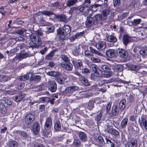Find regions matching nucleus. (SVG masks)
Listing matches in <instances>:
<instances>
[{"mask_svg": "<svg viewBox=\"0 0 147 147\" xmlns=\"http://www.w3.org/2000/svg\"><path fill=\"white\" fill-rule=\"evenodd\" d=\"M131 38L127 35H123V44L126 45L128 43L131 41Z\"/></svg>", "mask_w": 147, "mask_h": 147, "instance_id": "nucleus-17", "label": "nucleus"}, {"mask_svg": "<svg viewBox=\"0 0 147 147\" xmlns=\"http://www.w3.org/2000/svg\"><path fill=\"white\" fill-rule=\"evenodd\" d=\"M79 88L77 86H69L64 91L66 93L72 94L74 91L77 90Z\"/></svg>", "mask_w": 147, "mask_h": 147, "instance_id": "nucleus-12", "label": "nucleus"}, {"mask_svg": "<svg viewBox=\"0 0 147 147\" xmlns=\"http://www.w3.org/2000/svg\"><path fill=\"white\" fill-rule=\"evenodd\" d=\"M17 32L19 35H20L21 36H22L23 34L24 31L22 30H18L17 31Z\"/></svg>", "mask_w": 147, "mask_h": 147, "instance_id": "nucleus-64", "label": "nucleus"}, {"mask_svg": "<svg viewBox=\"0 0 147 147\" xmlns=\"http://www.w3.org/2000/svg\"><path fill=\"white\" fill-rule=\"evenodd\" d=\"M90 70L94 72L98 69L97 66L94 64L91 65L90 66Z\"/></svg>", "mask_w": 147, "mask_h": 147, "instance_id": "nucleus-41", "label": "nucleus"}, {"mask_svg": "<svg viewBox=\"0 0 147 147\" xmlns=\"http://www.w3.org/2000/svg\"><path fill=\"white\" fill-rule=\"evenodd\" d=\"M71 31L70 26L67 25H64L61 30H57V33L59 35V38L61 40L65 38V36L69 34Z\"/></svg>", "mask_w": 147, "mask_h": 147, "instance_id": "nucleus-3", "label": "nucleus"}, {"mask_svg": "<svg viewBox=\"0 0 147 147\" xmlns=\"http://www.w3.org/2000/svg\"><path fill=\"white\" fill-rule=\"evenodd\" d=\"M34 116L32 114H28L25 118V122L27 125H29L34 119Z\"/></svg>", "mask_w": 147, "mask_h": 147, "instance_id": "nucleus-7", "label": "nucleus"}, {"mask_svg": "<svg viewBox=\"0 0 147 147\" xmlns=\"http://www.w3.org/2000/svg\"><path fill=\"white\" fill-rule=\"evenodd\" d=\"M61 125L59 121H56L54 124V128L57 131L61 129Z\"/></svg>", "mask_w": 147, "mask_h": 147, "instance_id": "nucleus-29", "label": "nucleus"}, {"mask_svg": "<svg viewBox=\"0 0 147 147\" xmlns=\"http://www.w3.org/2000/svg\"><path fill=\"white\" fill-rule=\"evenodd\" d=\"M33 131L35 134H37L40 130V125L37 123H34L33 125Z\"/></svg>", "mask_w": 147, "mask_h": 147, "instance_id": "nucleus-16", "label": "nucleus"}, {"mask_svg": "<svg viewBox=\"0 0 147 147\" xmlns=\"http://www.w3.org/2000/svg\"><path fill=\"white\" fill-rule=\"evenodd\" d=\"M25 96V94L22 93L14 96L13 97V100L17 102H19L22 100Z\"/></svg>", "mask_w": 147, "mask_h": 147, "instance_id": "nucleus-9", "label": "nucleus"}, {"mask_svg": "<svg viewBox=\"0 0 147 147\" xmlns=\"http://www.w3.org/2000/svg\"><path fill=\"white\" fill-rule=\"evenodd\" d=\"M78 8L76 7H71L70 10L69 11V12L71 14L74 11L77 10L78 9Z\"/></svg>", "mask_w": 147, "mask_h": 147, "instance_id": "nucleus-60", "label": "nucleus"}, {"mask_svg": "<svg viewBox=\"0 0 147 147\" xmlns=\"http://www.w3.org/2000/svg\"><path fill=\"white\" fill-rule=\"evenodd\" d=\"M106 55L109 58H113L116 55L117 53L115 51L114 49H109L106 52Z\"/></svg>", "mask_w": 147, "mask_h": 147, "instance_id": "nucleus-10", "label": "nucleus"}, {"mask_svg": "<svg viewBox=\"0 0 147 147\" xmlns=\"http://www.w3.org/2000/svg\"><path fill=\"white\" fill-rule=\"evenodd\" d=\"M54 55V52L52 51L46 56V58L47 60H49Z\"/></svg>", "mask_w": 147, "mask_h": 147, "instance_id": "nucleus-48", "label": "nucleus"}, {"mask_svg": "<svg viewBox=\"0 0 147 147\" xmlns=\"http://www.w3.org/2000/svg\"><path fill=\"white\" fill-rule=\"evenodd\" d=\"M79 137L80 139L82 141L86 142V140L87 138L86 134L83 132H80L79 133Z\"/></svg>", "mask_w": 147, "mask_h": 147, "instance_id": "nucleus-25", "label": "nucleus"}, {"mask_svg": "<svg viewBox=\"0 0 147 147\" xmlns=\"http://www.w3.org/2000/svg\"><path fill=\"white\" fill-rule=\"evenodd\" d=\"M128 121V119L127 118H124L123 119L120 124V126L122 128L126 127Z\"/></svg>", "mask_w": 147, "mask_h": 147, "instance_id": "nucleus-27", "label": "nucleus"}, {"mask_svg": "<svg viewBox=\"0 0 147 147\" xmlns=\"http://www.w3.org/2000/svg\"><path fill=\"white\" fill-rule=\"evenodd\" d=\"M73 52L75 55H77L79 52V47L78 45H75L73 47Z\"/></svg>", "mask_w": 147, "mask_h": 147, "instance_id": "nucleus-30", "label": "nucleus"}, {"mask_svg": "<svg viewBox=\"0 0 147 147\" xmlns=\"http://www.w3.org/2000/svg\"><path fill=\"white\" fill-rule=\"evenodd\" d=\"M19 134L22 136L24 139H27V140H30V138L28 136L27 133L24 131H20Z\"/></svg>", "mask_w": 147, "mask_h": 147, "instance_id": "nucleus-28", "label": "nucleus"}, {"mask_svg": "<svg viewBox=\"0 0 147 147\" xmlns=\"http://www.w3.org/2000/svg\"><path fill=\"white\" fill-rule=\"evenodd\" d=\"M41 13L45 15L50 16V15L53 14V12L51 11H43L41 12Z\"/></svg>", "mask_w": 147, "mask_h": 147, "instance_id": "nucleus-43", "label": "nucleus"}, {"mask_svg": "<svg viewBox=\"0 0 147 147\" xmlns=\"http://www.w3.org/2000/svg\"><path fill=\"white\" fill-rule=\"evenodd\" d=\"M52 124V120L51 118L48 117L46 119L44 128L42 131V134L45 137H51L52 136L51 126Z\"/></svg>", "mask_w": 147, "mask_h": 147, "instance_id": "nucleus-1", "label": "nucleus"}, {"mask_svg": "<svg viewBox=\"0 0 147 147\" xmlns=\"http://www.w3.org/2000/svg\"><path fill=\"white\" fill-rule=\"evenodd\" d=\"M78 0H67L66 5L68 7H70L76 4Z\"/></svg>", "mask_w": 147, "mask_h": 147, "instance_id": "nucleus-23", "label": "nucleus"}, {"mask_svg": "<svg viewBox=\"0 0 147 147\" xmlns=\"http://www.w3.org/2000/svg\"><path fill=\"white\" fill-rule=\"evenodd\" d=\"M94 73V75L97 77H101L102 74V71L98 69L95 71Z\"/></svg>", "mask_w": 147, "mask_h": 147, "instance_id": "nucleus-37", "label": "nucleus"}, {"mask_svg": "<svg viewBox=\"0 0 147 147\" xmlns=\"http://www.w3.org/2000/svg\"><path fill=\"white\" fill-rule=\"evenodd\" d=\"M24 38L21 36H19L15 38V40L17 41H23L24 40Z\"/></svg>", "mask_w": 147, "mask_h": 147, "instance_id": "nucleus-55", "label": "nucleus"}, {"mask_svg": "<svg viewBox=\"0 0 147 147\" xmlns=\"http://www.w3.org/2000/svg\"><path fill=\"white\" fill-rule=\"evenodd\" d=\"M118 53L120 57L121 58H125L127 56V51L123 49L119 50Z\"/></svg>", "mask_w": 147, "mask_h": 147, "instance_id": "nucleus-18", "label": "nucleus"}, {"mask_svg": "<svg viewBox=\"0 0 147 147\" xmlns=\"http://www.w3.org/2000/svg\"><path fill=\"white\" fill-rule=\"evenodd\" d=\"M110 13V11L109 9H107L103 10L102 12V14L104 17L107 16Z\"/></svg>", "mask_w": 147, "mask_h": 147, "instance_id": "nucleus-42", "label": "nucleus"}, {"mask_svg": "<svg viewBox=\"0 0 147 147\" xmlns=\"http://www.w3.org/2000/svg\"><path fill=\"white\" fill-rule=\"evenodd\" d=\"M84 53L87 56L91 57L93 56V54L91 53L90 52L88 51H85L84 52Z\"/></svg>", "mask_w": 147, "mask_h": 147, "instance_id": "nucleus-59", "label": "nucleus"}, {"mask_svg": "<svg viewBox=\"0 0 147 147\" xmlns=\"http://www.w3.org/2000/svg\"><path fill=\"white\" fill-rule=\"evenodd\" d=\"M90 59L94 63H99L101 61L100 59L95 57H91Z\"/></svg>", "mask_w": 147, "mask_h": 147, "instance_id": "nucleus-51", "label": "nucleus"}, {"mask_svg": "<svg viewBox=\"0 0 147 147\" xmlns=\"http://www.w3.org/2000/svg\"><path fill=\"white\" fill-rule=\"evenodd\" d=\"M137 142L135 140H131L128 144V147H136Z\"/></svg>", "mask_w": 147, "mask_h": 147, "instance_id": "nucleus-32", "label": "nucleus"}, {"mask_svg": "<svg viewBox=\"0 0 147 147\" xmlns=\"http://www.w3.org/2000/svg\"><path fill=\"white\" fill-rule=\"evenodd\" d=\"M101 68L104 72L108 73L110 71V69L106 65H102L101 66Z\"/></svg>", "mask_w": 147, "mask_h": 147, "instance_id": "nucleus-40", "label": "nucleus"}, {"mask_svg": "<svg viewBox=\"0 0 147 147\" xmlns=\"http://www.w3.org/2000/svg\"><path fill=\"white\" fill-rule=\"evenodd\" d=\"M61 58L65 62L69 61V59L67 56L66 55H62Z\"/></svg>", "mask_w": 147, "mask_h": 147, "instance_id": "nucleus-49", "label": "nucleus"}, {"mask_svg": "<svg viewBox=\"0 0 147 147\" xmlns=\"http://www.w3.org/2000/svg\"><path fill=\"white\" fill-rule=\"evenodd\" d=\"M102 18V16L100 14L95 15L93 18H88L86 23V27H88L91 26L94 22L97 23L99 21H100Z\"/></svg>", "mask_w": 147, "mask_h": 147, "instance_id": "nucleus-4", "label": "nucleus"}, {"mask_svg": "<svg viewBox=\"0 0 147 147\" xmlns=\"http://www.w3.org/2000/svg\"><path fill=\"white\" fill-rule=\"evenodd\" d=\"M84 33V32H83L77 33L75 35L72 36L71 37H70V41H72L74 40L75 39L78 38L80 36L83 35Z\"/></svg>", "mask_w": 147, "mask_h": 147, "instance_id": "nucleus-26", "label": "nucleus"}, {"mask_svg": "<svg viewBox=\"0 0 147 147\" xmlns=\"http://www.w3.org/2000/svg\"><path fill=\"white\" fill-rule=\"evenodd\" d=\"M54 27L53 26H51L47 27L46 29L45 32H46L47 33L49 34L50 33L53 32L54 31Z\"/></svg>", "mask_w": 147, "mask_h": 147, "instance_id": "nucleus-36", "label": "nucleus"}, {"mask_svg": "<svg viewBox=\"0 0 147 147\" xmlns=\"http://www.w3.org/2000/svg\"><path fill=\"white\" fill-rule=\"evenodd\" d=\"M81 72L82 74H86L89 73L90 72V71L87 68H84L82 69Z\"/></svg>", "mask_w": 147, "mask_h": 147, "instance_id": "nucleus-56", "label": "nucleus"}, {"mask_svg": "<svg viewBox=\"0 0 147 147\" xmlns=\"http://www.w3.org/2000/svg\"><path fill=\"white\" fill-rule=\"evenodd\" d=\"M28 57H29V55L28 53L26 52L21 53L17 54L14 59L16 58L18 60H20L26 58Z\"/></svg>", "mask_w": 147, "mask_h": 147, "instance_id": "nucleus-11", "label": "nucleus"}, {"mask_svg": "<svg viewBox=\"0 0 147 147\" xmlns=\"http://www.w3.org/2000/svg\"><path fill=\"white\" fill-rule=\"evenodd\" d=\"M102 116V112L100 111L98 115L96 118V120L98 122L100 120Z\"/></svg>", "mask_w": 147, "mask_h": 147, "instance_id": "nucleus-53", "label": "nucleus"}, {"mask_svg": "<svg viewBox=\"0 0 147 147\" xmlns=\"http://www.w3.org/2000/svg\"><path fill=\"white\" fill-rule=\"evenodd\" d=\"M141 22L140 19H134L132 22V25L134 26H136L139 24Z\"/></svg>", "mask_w": 147, "mask_h": 147, "instance_id": "nucleus-34", "label": "nucleus"}, {"mask_svg": "<svg viewBox=\"0 0 147 147\" xmlns=\"http://www.w3.org/2000/svg\"><path fill=\"white\" fill-rule=\"evenodd\" d=\"M119 111L118 107L117 106L114 105L112 108L111 113L113 115H117L119 113Z\"/></svg>", "mask_w": 147, "mask_h": 147, "instance_id": "nucleus-19", "label": "nucleus"}, {"mask_svg": "<svg viewBox=\"0 0 147 147\" xmlns=\"http://www.w3.org/2000/svg\"><path fill=\"white\" fill-rule=\"evenodd\" d=\"M140 53L142 55H147V47L144 49L141 50L140 51Z\"/></svg>", "mask_w": 147, "mask_h": 147, "instance_id": "nucleus-46", "label": "nucleus"}, {"mask_svg": "<svg viewBox=\"0 0 147 147\" xmlns=\"http://www.w3.org/2000/svg\"><path fill=\"white\" fill-rule=\"evenodd\" d=\"M10 144L11 147L14 146H17L18 144V143L16 141H13L10 142Z\"/></svg>", "mask_w": 147, "mask_h": 147, "instance_id": "nucleus-58", "label": "nucleus"}, {"mask_svg": "<svg viewBox=\"0 0 147 147\" xmlns=\"http://www.w3.org/2000/svg\"><path fill=\"white\" fill-rule=\"evenodd\" d=\"M29 78V77L26 75L20 76L18 78V80L21 81H25Z\"/></svg>", "mask_w": 147, "mask_h": 147, "instance_id": "nucleus-45", "label": "nucleus"}, {"mask_svg": "<svg viewBox=\"0 0 147 147\" xmlns=\"http://www.w3.org/2000/svg\"><path fill=\"white\" fill-rule=\"evenodd\" d=\"M49 89L52 92H54L57 90V85L54 81L49 80L48 81Z\"/></svg>", "mask_w": 147, "mask_h": 147, "instance_id": "nucleus-6", "label": "nucleus"}, {"mask_svg": "<svg viewBox=\"0 0 147 147\" xmlns=\"http://www.w3.org/2000/svg\"><path fill=\"white\" fill-rule=\"evenodd\" d=\"M122 66L119 65H117L115 66L114 70L117 72H121L122 69Z\"/></svg>", "mask_w": 147, "mask_h": 147, "instance_id": "nucleus-44", "label": "nucleus"}, {"mask_svg": "<svg viewBox=\"0 0 147 147\" xmlns=\"http://www.w3.org/2000/svg\"><path fill=\"white\" fill-rule=\"evenodd\" d=\"M126 102V100L125 99H123L120 101L119 105L120 110H123L125 108Z\"/></svg>", "mask_w": 147, "mask_h": 147, "instance_id": "nucleus-24", "label": "nucleus"}, {"mask_svg": "<svg viewBox=\"0 0 147 147\" xmlns=\"http://www.w3.org/2000/svg\"><path fill=\"white\" fill-rule=\"evenodd\" d=\"M0 111L3 114L6 112V109L5 107V105L2 102H0Z\"/></svg>", "mask_w": 147, "mask_h": 147, "instance_id": "nucleus-35", "label": "nucleus"}, {"mask_svg": "<svg viewBox=\"0 0 147 147\" xmlns=\"http://www.w3.org/2000/svg\"><path fill=\"white\" fill-rule=\"evenodd\" d=\"M19 49V48L18 47H16V48L13 49L11 50L10 51H6V53L8 54L9 53V55L10 56H11L12 55V53H15L16 52L18 51Z\"/></svg>", "mask_w": 147, "mask_h": 147, "instance_id": "nucleus-38", "label": "nucleus"}, {"mask_svg": "<svg viewBox=\"0 0 147 147\" xmlns=\"http://www.w3.org/2000/svg\"><path fill=\"white\" fill-rule=\"evenodd\" d=\"M139 123L141 127H144L146 129H147V121L144 118H141V120H139Z\"/></svg>", "mask_w": 147, "mask_h": 147, "instance_id": "nucleus-15", "label": "nucleus"}, {"mask_svg": "<svg viewBox=\"0 0 147 147\" xmlns=\"http://www.w3.org/2000/svg\"><path fill=\"white\" fill-rule=\"evenodd\" d=\"M79 79L82 83L84 85L88 86L90 84L88 80L82 76H81V77H80Z\"/></svg>", "mask_w": 147, "mask_h": 147, "instance_id": "nucleus-21", "label": "nucleus"}, {"mask_svg": "<svg viewBox=\"0 0 147 147\" xmlns=\"http://www.w3.org/2000/svg\"><path fill=\"white\" fill-rule=\"evenodd\" d=\"M61 67L63 69L67 70H71L73 67L72 65L69 61L61 63Z\"/></svg>", "mask_w": 147, "mask_h": 147, "instance_id": "nucleus-8", "label": "nucleus"}, {"mask_svg": "<svg viewBox=\"0 0 147 147\" xmlns=\"http://www.w3.org/2000/svg\"><path fill=\"white\" fill-rule=\"evenodd\" d=\"M57 18L58 20L61 21L65 22V21L66 19L65 16H64L59 15L57 16Z\"/></svg>", "mask_w": 147, "mask_h": 147, "instance_id": "nucleus-52", "label": "nucleus"}, {"mask_svg": "<svg viewBox=\"0 0 147 147\" xmlns=\"http://www.w3.org/2000/svg\"><path fill=\"white\" fill-rule=\"evenodd\" d=\"M34 147H45L41 143H36L34 145Z\"/></svg>", "mask_w": 147, "mask_h": 147, "instance_id": "nucleus-61", "label": "nucleus"}, {"mask_svg": "<svg viewBox=\"0 0 147 147\" xmlns=\"http://www.w3.org/2000/svg\"><path fill=\"white\" fill-rule=\"evenodd\" d=\"M46 73L47 75L55 77L61 76V74L60 73L56 71H49L47 72Z\"/></svg>", "mask_w": 147, "mask_h": 147, "instance_id": "nucleus-20", "label": "nucleus"}, {"mask_svg": "<svg viewBox=\"0 0 147 147\" xmlns=\"http://www.w3.org/2000/svg\"><path fill=\"white\" fill-rule=\"evenodd\" d=\"M107 40L109 42H115L117 41V39L114 36L110 35L107 37Z\"/></svg>", "mask_w": 147, "mask_h": 147, "instance_id": "nucleus-31", "label": "nucleus"}, {"mask_svg": "<svg viewBox=\"0 0 147 147\" xmlns=\"http://www.w3.org/2000/svg\"><path fill=\"white\" fill-rule=\"evenodd\" d=\"M107 131L108 132H111L112 135L114 136H117L119 135V132L118 131L115 129H112L110 128L109 129H107Z\"/></svg>", "mask_w": 147, "mask_h": 147, "instance_id": "nucleus-22", "label": "nucleus"}, {"mask_svg": "<svg viewBox=\"0 0 147 147\" xmlns=\"http://www.w3.org/2000/svg\"><path fill=\"white\" fill-rule=\"evenodd\" d=\"M50 100V98H49L47 97H42L40 98L39 99V102H40L41 103H43L44 102H46L47 101L49 100V101Z\"/></svg>", "mask_w": 147, "mask_h": 147, "instance_id": "nucleus-47", "label": "nucleus"}, {"mask_svg": "<svg viewBox=\"0 0 147 147\" xmlns=\"http://www.w3.org/2000/svg\"><path fill=\"white\" fill-rule=\"evenodd\" d=\"M94 100H90L89 101L88 104V109H91L94 107Z\"/></svg>", "mask_w": 147, "mask_h": 147, "instance_id": "nucleus-39", "label": "nucleus"}, {"mask_svg": "<svg viewBox=\"0 0 147 147\" xmlns=\"http://www.w3.org/2000/svg\"><path fill=\"white\" fill-rule=\"evenodd\" d=\"M74 145L76 147H78L80 146V141L78 140L75 139L74 140L73 142Z\"/></svg>", "mask_w": 147, "mask_h": 147, "instance_id": "nucleus-50", "label": "nucleus"}, {"mask_svg": "<svg viewBox=\"0 0 147 147\" xmlns=\"http://www.w3.org/2000/svg\"><path fill=\"white\" fill-rule=\"evenodd\" d=\"M72 63L76 70L80 71L82 68L83 65L82 63L81 60H73Z\"/></svg>", "mask_w": 147, "mask_h": 147, "instance_id": "nucleus-5", "label": "nucleus"}, {"mask_svg": "<svg viewBox=\"0 0 147 147\" xmlns=\"http://www.w3.org/2000/svg\"><path fill=\"white\" fill-rule=\"evenodd\" d=\"M111 107V105L110 103H108L105 107V109L107 113L108 111L110 110Z\"/></svg>", "mask_w": 147, "mask_h": 147, "instance_id": "nucleus-57", "label": "nucleus"}, {"mask_svg": "<svg viewBox=\"0 0 147 147\" xmlns=\"http://www.w3.org/2000/svg\"><path fill=\"white\" fill-rule=\"evenodd\" d=\"M40 79L41 77L39 75H33L31 77V80L35 81H38L40 80Z\"/></svg>", "mask_w": 147, "mask_h": 147, "instance_id": "nucleus-33", "label": "nucleus"}, {"mask_svg": "<svg viewBox=\"0 0 147 147\" xmlns=\"http://www.w3.org/2000/svg\"><path fill=\"white\" fill-rule=\"evenodd\" d=\"M90 10L89 8L86 6L81 7L79 9L80 11L83 13L85 16H87Z\"/></svg>", "mask_w": 147, "mask_h": 147, "instance_id": "nucleus-14", "label": "nucleus"}, {"mask_svg": "<svg viewBox=\"0 0 147 147\" xmlns=\"http://www.w3.org/2000/svg\"><path fill=\"white\" fill-rule=\"evenodd\" d=\"M59 5V3L58 2H56L54 3H52L51 5V6L52 7H57Z\"/></svg>", "mask_w": 147, "mask_h": 147, "instance_id": "nucleus-62", "label": "nucleus"}, {"mask_svg": "<svg viewBox=\"0 0 147 147\" xmlns=\"http://www.w3.org/2000/svg\"><path fill=\"white\" fill-rule=\"evenodd\" d=\"M43 35L42 32H39L37 33H33L31 34L30 36L31 41L33 43L36 48H38L42 44V42L39 36Z\"/></svg>", "mask_w": 147, "mask_h": 147, "instance_id": "nucleus-2", "label": "nucleus"}, {"mask_svg": "<svg viewBox=\"0 0 147 147\" xmlns=\"http://www.w3.org/2000/svg\"><path fill=\"white\" fill-rule=\"evenodd\" d=\"M113 1L114 6H118L119 5L120 0H113Z\"/></svg>", "mask_w": 147, "mask_h": 147, "instance_id": "nucleus-54", "label": "nucleus"}, {"mask_svg": "<svg viewBox=\"0 0 147 147\" xmlns=\"http://www.w3.org/2000/svg\"><path fill=\"white\" fill-rule=\"evenodd\" d=\"M56 81L58 83L60 84H61L63 83V80L61 78H58Z\"/></svg>", "mask_w": 147, "mask_h": 147, "instance_id": "nucleus-63", "label": "nucleus"}, {"mask_svg": "<svg viewBox=\"0 0 147 147\" xmlns=\"http://www.w3.org/2000/svg\"><path fill=\"white\" fill-rule=\"evenodd\" d=\"M106 46V43L104 41H100L96 45V48L100 51L105 49Z\"/></svg>", "mask_w": 147, "mask_h": 147, "instance_id": "nucleus-13", "label": "nucleus"}]
</instances>
